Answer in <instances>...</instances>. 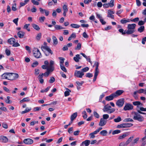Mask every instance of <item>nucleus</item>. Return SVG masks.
<instances>
[{
  "instance_id": "423d86ee",
  "label": "nucleus",
  "mask_w": 146,
  "mask_h": 146,
  "mask_svg": "<svg viewBox=\"0 0 146 146\" xmlns=\"http://www.w3.org/2000/svg\"><path fill=\"white\" fill-rule=\"evenodd\" d=\"M133 124L132 123H124L118 125L117 126V128H122L129 127L132 126Z\"/></svg>"
},
{
  "instance_id": "79ce46f5",
  "label": "nucleus",
  "mask_w": 146,
  "mask_h": 146,
  "mask_svg": "<svg viewBox=\"0 0 146 146\" xmlns=\"http://www.w3.org/2000/svg\"><path fill=\"white\" fill-rule=\"evenodd\" d=\"M128 135L127 133H124L122 135L119 136L118 138V139H120L124 138L125 137L127 136Z\"/></svg>"
},
{
  "instance_id": "603ef678",
  "label": "nucleus",
  "mask_w": 146,
  "mask_h": 146,
  "mask_svg": "<svg viewBox=\"0 0 146 146\" xmlns=\"http://www.w3.org/2000/svg\"><path fill=\"white\" fill-rule=\"evenodd\" d=\"M41 33H38L36 37V39L37 40H39L41 38Z\"/></svg>"
},
{
  "instance_id": "a878e982",
  "label": "nucleus",
  "mask_w": 146,
  "mask_h": 146,
  "mask_svg": "<svg viewBox=\"0 0 146 146\" xmlns=\"http://www.w3.org/2000/svg\"><path fill=\"white\" fill-rule=\"evenodd\" d=\"M108 134V132L106 130H103L100 131V134L103 136H106Z\"/></svg>"
},
{
  "instance_id": "09e8293b",
  "label": "nucleus",
  "mask_w": 146,
  "mask_h": 146,
  "mask_svg": "<svg viewBox=\"0 0 146 146\" xmlns=\"http://www.w3.org/2000/svg\"><path fill=\"white\" fill-rule=\"evenodd\" d=\"M139 137H137L135 139H134L132 143V145H134L135 143H137V142L139 141Z\"/></svg>"
},
{
  "instance_id": "58836bf2",
  "label": "nucleus",
  "mask_w": 146,
  "mask_h": 146,
  "mask_svg": "<svg viewBox=\"0 0 146 146\" xmlns=\"http://www.w3.org/2000/svg\"><path fill=\"white\" fill-rule=\"evenodd\" d=\"M82 114L83 115H82V117H83L84 119H86L87 117V113L85 111H84L82 112Z\"/></svg>"
},
{
  "instance_id": "c9c22d12",
  "label": "nucleus",
  "mask_w": 146,
  "mask_h": 146,
  "mask_svg": "<svg viewBox=\"0 0 146 146\" xmlns=\"http://www.w3.org/2000/svg\"><path fill=\"white\" fill-rule=\"evenodd\" d=\"M31 110V108H27L24 111H23L21 112V113L22 114H24L28 112L29 111Z\"/></svg>"
},
{
  "instance_id": "13d9d810",
  "label": "nucleus",
  "mask_w": 146,
  "mask_h": 146,
  "mask_svg": "<svg viewBox=\"0 0 146 146\" xmlns=\"http://www.w3.org/2000/svg\"><path fill=\"white\" fill-rule=\"evenodd\" d=\"M38 64V62L36 61L35 62H34L31 65L32 67H34L37 66Z\"/></svg>"
},
{
  "instance_id": "f257e3e1",
  "label": "nucleus",
  "mask_w": 146,
  "mask_h": 146,
  "mask_svg": "<svg viewBox=\"0 0 146 146\" xmlns=\"http://www.w3.org/2000/svg\"><path fill=\"white\" fill-rule=\"evenodd\" d=\"M136 25L135 24H129L128 25L127 30H126L127 35H129L134 33L135 31V28Z\"/></svg>"
},
{
  "instance_id": "3c124183",
  "label": "nucleus",
  "mask_w": 146,
  "mask_h": 146,
  "mask_svg": "<svg viewBox=\"0 0 146 146\" xmlns=\"http://www.w3.org/2000/svg\"><path fill=\"white\" fill-rule=\"evenodd\" d=\"M55 81V78L53 77H50V79L49 80V82L50 83H52L54 82Z\"/></svg>"
},
{
  "instance_id": "aec40b11",
  "label": "nucleus",
  "mask_w": 146,
  "mask_h": 146,
  "mask_svg": "<svg viewBox=\"0 0 146 146\" xmlns=\"http://www.w3.org/2000/svg\"><path fill=\"white\" fill-rule=\"evenodd\" d=\"M81 56H80V55L77 54L76 55V56L74 57L73 58L74 60L76 62H78L79 61V59H81Z\"/></svg>"
},
{
  "instance_id": "1a4fd4ad",
  "label": "nucleus",
  "mask_w": 146,
  "mask_h": 146,
  "mask_svg": "<svg viewBox=\"0 0 146 146\" xmlns=\"http://www.w3.org/2000/svg\"><path fill=\"white\" fill-rule=\"evenodd\" d=\"M84 74V73L80 71L76 70L74 73V75L78 78H81Z\"/></svg>"
},
{
  "instance_id": "20e7f679",
  "label": "nucleus",
  "mask_w": 146,
  "mask_h": 146,
  "mask_svg": "<svg viewBox=\"0 0 146 146\" xmlns=\"http://www.w3.org/2000/svg\"><path fill=\"white\" fill-rule=\"evenodd\" d=\"M34 56L37 58H41L42 57L41 53L37 48H34L33 50Z\"/></svg>"
},
{
  "instance_id": "39448f33",
  "label": "nucleus",
  "mask_w": 146,
  "mask_h": 146,
  "mask_svg": "<svg viewBox=\"0 0 146 146\" xmlns=\"http://www.w3.org/2000/svg\"><path fill=\"white\" fill-rule=\"evenodd\" d=\"M8 80H12L18 78L19 76L18 74L13 73H9Z\"/></svg>"
},
{
  "instance_id": "f03ea898",
  "label": "nucleus",
  "mask_w": 146,
  "mask_h": 146,
  "mask_svg": "<svg viewBox=\"0 0 146 146\" xmlns=\"http://www.w3.org/2000/svg\"><path fill=\"white\" fill-rule=\"evenodd\" d=\"M134 115L133 119L135 120H137L139 122H142L144 121L143 117L138 113L134 112H133Z\"/></svg>"
},
{
  "instance_id": "de8ad7c7",
  "label": "nucleus",
  "mask_w": 146,
  "mask_h": 146,
  "mask_svg": "<svg viewBox=\"0 0 146 146\" xmlns=\"http://www.w3.org/2000/svg\"><path fill=\"white\" fill-rule=\"evenodd\" d=\"M109 115H108L107 114H105L103 115V118H102L103 119H104L106 120L109 118Z\"/></svg>"
},
{
  "instance_id": "f704fd0d",
  "label": "nucleus",
  "mask_w": 146,
  "mask_h": 146,
  "mask_svg": "<svg viewBox=\"0 0 146 146\" xmlns=\"http://www.w3.org/2000/svg\"><path fill=\"white\" fill-rule=\"evenodd\" d=\"M59 59L60 60V65H63V63L64 62L65 59L62 57H59Z\"/></svg>"
},
{
  "instance_id": "bb28decb",
  "label": "nucleus",
  "mask_w": 146,
  "mask_h": 146,
  "mask_svg": "<svg viewBox=\"0 0 146 146\" xmlns=\"http://www.w3.org/2000/svg\"><path fill=\"white\" fill-rule=\"evenodd\" d=\"M54 28L56 30H59L65 29V28L62 27L60 25H56L54 26Z\"/></svg>"
},
{
  "instance_id": "774afa93",
  "label": "nucleus",
  "mask_w": 146,
  "mask_h": 146,
  "mask_svg": "<svg viewBox=\"0 0 146 146\" xmlns=\"http://www.w3.org/2000/svg\"><path fill=\"white\" fill-rule=\"evenodd\" d=\"M127 145H126L125 143L124 142H121L119 144V146H127Z\"/></svg>"
},
{
  "instance_id": "37998d69",
  "label": "nucleus",
  "mask_w": 146,
  "mask_h": 146,
  "mask_svg": "<svg viewBox=\"0 0 146 146\" xmlns=\"http://www.w3.org/2000/svg\"><path fill=\"white\" fill-rule=\"evenodd\" d=\"M60 66V67L61 69L64 72H67V70L66 68L63 65H61Z\"/></svg>"
},
{
  "instance_id": "6e6552de",
  "label": "nucleus",
  "mask_w": 146,
  "mask_h": 146,
  "mask_svg": "<svg viewBox=\"0 0 146 146\" xmlns=\"http://www.w3.org/2000/svg\"><path fill=\"white\" fill-rule=\"evenodd\" d=\"M133 106L129 103L126 104L123 108V110L125 111L133 109Z\"/></svg>"
},
{
  "instance_id": "393cba45",
  "label": "nucleus",
  "mask_w": 146,
  "mask_h": 146,
  "mask_svg": "<svg viewBox=\"0 0 146 146\" xmlns=\"http://www.w3.org/2000/svg\"><path fill=\"white\" fill-rule=\"evenodd\" d=\"M30 101V99L29 98L27 97L23 98L20 101V102L21 103H22L24 102H29Z\"/></svg>"
},
{
  "instance_id": "5fc2aeb1",
  "label": "nucleus",
  "mask_w": 146,
  "mask_h": 146,
  "mask_svg": "<svg viewBox=\"0 0 146 146\" xmlns=\"http://www.w3.org/2000/svg\"><path fill=\"white\" fill-rule=\"evenodd\" d=\"M31 2L34 5H38L39 4V2L35 0H31Z\"/></svg>"
},
{
  "instance_id": "c03bdc74",
  "label": "nucleus",
  "mask_w": 146,
  "mask_h": 146,
  "mask_svg": "<svg viewBox=\"0 0 146 146\" xmlns=\"http://www.w3.org/2000/svg\"><path fill=\"white\" fill-rule=\"evenodd\" d=\"M81 48V44L80 43H78L77 46L75 48V49L76 50H80Z\"/></svg>"
},
{
  "instance_id": "ddd939ff",
  "label": "nucleus",
  "mask_w": 146,
  "mask_h": 146,
  "mask_svg": "<svg viewBox=\"0 0 146 146\" xmlns=\"http://www.w3.org/2000/svg\"><path fill=\"white\" fill-rule=\"evenodd\" d=\"M41 48L42 49V48H43L46 50L48 53L50 54L51 55H52L53 54V52L48 46L45 45L44 46H42L41 47Z\"/></svg>"
},
{
  "instance_id": "e2e57ef3",
  "label": "nucleus",
  "mask_w": 146,
  "mask_h": 146,
  "mask_svg": "<svg viewBox=\"0 0 146 146\" xmlns=\"http://www.w3.org/2000/svg\"><path fill=\"white\" fill-rule=\"evenodd\" d=\"M35 75L37 76L39 74V69H35Z\"/></svg>"
},
{
  "instance_id": "72a5a7b5",
  "label": "nucleus",
  "mask_w": 146,
  "mask_h": 146,
  "mask_svg": "<svg viewBox=\"0 0 146 146\" xmlns=\"http://www.w3.org/2000/svg\"><path fill=\"white\" fill-rule=\"evenodd\" d=\"M66 89L68 90V91H66L64 92V96H67L69 95L70 92H71V90L68 88H67Z\"/></svg>"
},
{
  "instance_id": "4be33fe9",
  "label": "nucleus",
  "mask_w": 146,
  "mask_h": 146,
  "mask_svg": "<svg viewBox=\"0 0 146 146\" xmlns=\"http://www.w3.org/2000/svg\"><path fill=\"white\" fill-rule=\"evenodd\" d=\"M53 71H51V70L49 69H47V71L44 72V75L45 77H47L49 75L50 73V72H52Z\"/></svg>"
},
{
  "instance_id": "7c9ffc66",
  "label": "nucleus",
  "mask_w": 146,
  "mask_h": 146,
  "mask_svg": "<svg viewBox=\"0 0 146 146\" xmlns=\"http://www.w3.org/2000/svg\"><path fill=\"white\" fill-rule=\"evenodd\" d=\"M130 21V20L128 19L127 20H125V19H121L120 20V22L122 24H125L127 22H129Z\"/></svg>"
},
{
  "instance_id": "c756f323",
  "label": "nucleus",
  "mask_w": 146,
  "mask_h": 146,
  "mask_svg": "<svg viewBox=\"0 0 146 146\" xmlns=\"http://www.w3.org/2000/svg\"><path fill=\"white\" fill-rule=\"evenodd\" d=\"M52 38L53 39L54 44L55 45H56L58 44V42L57 39L56 37L54 36H52Z\"/></svg>"
},
{
  "instance_id": "69168bd1",
  "label": "nucleus",
  "mask_w": 146,
  "mask_h": 146,
  "mask_svg": "<svg viewBox=\"0 0 146 146\" xmlns=\"http://www.w3.org/2000/svg\"><path fill=\"white\" fill-rule=\"evenodd\" d=\"M41 110V108L40 107H36L34 108L33 110L34 111H37L40 110Z\"/></svg>"
},
{
  "instance_id": "0e129e2a",
  "label": "nucleus",
  "mask_w": 146,
  "mask_h": 146,
  "mask_svg": "<svg viewBox=\"0 0 146 146\" xmlns=\"http://www.w3.org/2000/svg\"><path fill=\"white\" fill-rule=\"evenodd\" d=\"M18 20H19V18H17L15 19H14L13 20V21L17 25H18L17 23H18Z\"/></svg>"
},
{
  "instance_id": "bf43d9fd",
  "label": "nucleus",
  "mask_w": 146,
  "mask_h": 146,
  "mask_svg": "<svg viewBox=\"0 0 146 146\" xmlns=\"http://www.w3.org/2000/svg\"><path fill=\"white\" fill-rule=\"evenodd\" d=\"M63 9L64 11H68V9L67 8V6L66 5H64L63 6Z\"/></svg>"
},
{
  "instance_id": "7ed1b4c3",
  "label": "nucleus",
  "mask_w": 146,
  "mask_h": 146,
  "mask_svg": "<svg viewBox=\"0 0 146 146\" xmlns=\"http://www.w3.org/2000/svg\"><path fill=\"white\" fill-rule=\"evenodd\" d=\"M99 64V63L97 62H95L93 66H95L96 67L94 75V78L93 79V81L94 82H95L97 78V77L98 75V74L99 72V70L98 69V67Z\"/></svg>"
},
{
  "instance_id": "2f4dec72",
  "label": "nucleus",
  "mask_w": 146,
  "mask_h": 146,
  "mask_svg": "<svg viewBox=\"0 0 146 146\" xmlns=\"http://www.w3.org/2000/svg\"><path fill=\"white\" fill-rule=\"evenodd\" d=\"M119 32L121 33L122 35H125V34H127V33H126V30H124L123 29H119L118 30Z\"/></svg>"
},
{
  "instance_id": "ea45409f",
  "label": "nucleus",
  "mask_w": 146,
  "mask_h": 146,
  "mask_svg": "<svg viewBox=\"0 0 146 146\" xmlns=\"http://www.w3.org/2000/svg\"><path fill=\"white\" fill-rule=\"evenodd\" d=\"M121 120V119L120 116H118L115 119L114 121L115 122H118Z\"/></svg>"
},
{
  "instance_id": "680f3d73",
  "label": "nucleus",
  "mask_w": 146,
  "mask_h": 146,
  "mask_svg": "<svg viewBox=\"0 0 146 146\" xmlns=\"http://www.w3.org/2000/svg\"><path fill=\"white\" fill-rule=\"evenodd\" d=\"M5 53H6V55L7 56H9L11 53V52L10 50L7 49H6L5 50Z\"/></svg>"
},
{
  "instance_id": "5701e85b",
  "label": "nucleus",
  "mask_w": 146,
  "mask_h": 146,
  "mask_svg": "<svg viewBox=\"0 0 146 146\" xmlns=\"http://www.w3.org/2000/svg\"><path fill=\"white\" fill-rule=\"evenodd\" d=\"M15 42V40L13 38H11L8 40V42L11 44H13Z\"/></svg>"
},
{
  "instance_id": "4d7b16f0",
  "label": "nucleus",
  "mask_w": 146,
  "mask_h": 146,
  "mask_svg": "<svg viewBox=\"0 0 146 146\" xmlns=\"http://www.w3.org/2000/svg\"><path fill=\"white\" fill-rule=\"evenodd\" d=\"M45 17H40L39 18V20L41 22H43L44 21Z\"/></svg>"
},
{
  "instance_id": "2eb2a0df",
  "label": "nucleus",
  "mask_w": 146,
  "mask_h": 146,
  "mask_svg": "<svg viewBox=\"0 0 146 146\" xmlns=\"http://www.w3.org/2000/svg\"><path fill=\"white\" fill-rule=\"evenodd\" d=\"M54 64V61L52 60H51L50 61L49 65L48 66V68L51 70L52 71H53L54 70V67L53 66Z\"/></svg>"
},
{
  "instance_id": "a19ab883",
  "label": "nucleus",
  "mask_w": 146,
  "mask_h": 146,
  "mask_svg": "<svg viewBox=\"0 0 146 146\" xmlns=\"http://www.w3.org/2000/svg\"><path fill=\"white\" fill-rule=\"evenodd\" d=\"M133 104L134 106H137L139 105H142V104L139 101L134 102H133Z\"/></svg>"
},
{
  "instance_id": "6e6d98bb",
  "label": "nucleus",
  "mask_w": 146,
  "mask_h": 146,
  "mask_svg": "<svg viewBox=\"0 0 146 146\" xmlns=\"http://www.w3.org/2000/svg\"><path fill=\"white\" fill-rule=\"evenodd\" d=\"M10 98V97L9 96H8L7 97V100L5 101V102L7 104H11V103L12 102L9 100Z\"/></svg>"
},
{
  "instance_id": "cd10ccee",
  "label": "nucleus",
  "mask_w": 146,
  "mask_h": 146,
  "mask_svg": "<svg viewBox=\"0 0 146 146\" xmlns=\"http://www.w3.org/2000/svg\"><path fill=\"white\" fill-rule=\"evenodd\" d=\"M32 27L35 30L39 31L40 29L39 27L35 24H33L32 25Z\"/></svg>"
},
{
  "instance_id": "e433bc0d",
  "label": "nucleus",
  "mask_w": 146,
  "mask_h": 146,
  "mask_svg": "<svg viewBox=\"0 0 146 146\" xmlns=\"http://www.w3.org/2000/svg\"><path fill=\"white\" fill-rule=\"evenodd\" d=\"M144 26H141L138 29V31L140 33H141L144 31Z\"/></svg>"
},
{
  "instance_id": "052dcab7",
  "label": "nucleus",
  "mask_w": 146,
  "mask_h": 146,
  "mask_svg": "<svg viewBox=\"0 0 146 146\" xmlns=\"http://www.w3.org/2000/svg\"><path fill=\"white\" fill-rule=\"evenodd\" d=\"M86 77L90 78L93 76V74L92 73H87L86 75Z\"/></svg>"
},
{
  "instance_id": "a211bd4d",
  "label": "nucleus",
  "mask_w": 146,
  "mask_h": 146,
  "mask_svg": "<svg viewBox=\"0 0 146 146\" xmlns=\"http://www.w3.org/2000/svg\"><path fill=\"white\" fill-rule=\"evenodd\" d=\"M0 140L2 142L6 143L8 141V139L6 137L1 136L0 137Z\"/></svg>"
},
{
  "instance_id": "49530a36",
  "label": "nucleus",
  "mask_w": 146,
  "mask_h": 146,
  "mask_svg": "<svg viewBox=\"0 0 146 146\" xmlns=\"http://www.w3.org/2000/svg\"><path fill=\"white\" fill-rule=\"evenodd\" d=\"M115 111V109L114 108H111L108 111H106L108 113H111Z\"/></svg>"
},
{
  "instance_id": "6ab92c4d",
  "label": "nucleus",
  "mask_w": 146,
  "mask_h": 146,
  "mask_svg": "<svg viewBox=\"0 0 146 146\" xmlns=\"http://www.w3.org/2000/svg\"><path fill=\"white\" fill-rule=\"evenodd\" d=\"M111 108V107L110 106L109 104H107L104 107V108L103 109V111L104 112H106V111H108Z\"/></svg>"
},
{
  "instance_id": "c85d7f7f",
  "label": "nucleus",
  "mask_w": 146,
  "mask_h": 146,
  "mask_svg": "<svg viewBox=\"0 0 146 146\" xmlns=\"http://www.w3.org/2000/svg\"><path fill=\"white\" fill-rule=\"evenodd\" d=\"M133 138V137L132 136L131 137H130L125 142V143H126V145H127L129 143L131 142V141H132V139Z\"/></svg>"
},
{
  "instance_id": "b1692460",
  "label": "nucleus",
  "mask_w": 146,
  "mask_h": 146,
  "mask_svg": "<svg viewBox=\"0 0 146 146\" xmlns=\"http://www.w3.org/2000/svg\"><path fill=\"white\" fill-rule=\"evenodd\" d=\"M77 112H75L73 113L71 116L70 119L72 121H73L77 117Z\"/></svg>"
},
{
  "instance_id": "473e14b6",
  "label": "nucleus",
  "mask_w": 146,
  "mask_h": 146,
  "mask_svg": "<svg viewBox=\"0 0 146 146\" xmlns=\"http://www.w3.org/2000/svg\"><path fill=\"white\" fill-rule=\"evenodd\" d=\"M70 26L72 28L76 29L80 27V25L77 24H71Z\"/></svg>"
},
{
  "instance_id": "8fccbe9b",
  "label": "nucleus",
  "mask_w": 146,
  "mask_h": 146,
  "mask_svg": "<svg viewBox=\"0 0 146 146\" xmlns=\"http://www.w3.org/2000/svg\"><path fill=\"white\" fill-rule=\"evenodd\" d=\"M94 116L97 118H99L100 115L99 114L96 112L94 111Z\"/></svg>"
},
{
  "instance_id": "4468645a",
  "label": "nucleus",
  "mask_w": 146,
  "mask_h": 146,
  "mask_svg": "<svg viewBox=\"0 0 146 146\" xmlns=\"http://www.w3.org/2000/svg\"><path fill=\"white\" fill-rule=\"evenodd\" d=\"M114 98H115L113 93L110 96H106L105 98V99L107 101H109L113 100Z\"/></svg>"
},
{
  "instance_id": "4c0bfd02",
  "label": "nucleus",
  "mask_w": 146,
  "mask_h": 146,
  "mask_svg": "<svg viewBox=\"0 0 146 146\" xmlns=\"http://www.w3.org/2000/svg\"><path fill=\"white\" fill-rule=\"evenodd\" d=\"M114 0H111L110 3H108L109 4V5L111 7H113L114 5Z\"/></svg>"
},
{
  "instance_id": "f3484780",
  "label": "nucleus",
  "mask_w": 146,
  "mask_h": 146,
  "mask_svg": "<svg viewBox=\"0 0 146 146\" xmlns=\"http://www.w3.org/2000/svg\"><path fill=\"white\" fill-rule=\"evenodd\" d=\"M90 141L89 140H86L82 142L80 145V146H83L84 145L85 146H88L90 143Z\"/></svg>"
},
{
  "instance_id": "9b49d317",
  "label": "nucleus",
  "mask_w": 146,
  "mask_h": 146,
  "mask_svg": "<svg viewBox=\"0 0 146 146\" xmlns=\"http://www.w3.org/2000/svg\"><path fill=\"white\" fill-rule=\"evenodd\" d=\"M107 122V120L104 119H103L101 118L99 123V125L100 126H103L106 125Z\"/></svg>"
},
{
  "instance_id": "412c9836",
  "label": "nucleus",
  "mask_w": 146,
  "mask_h": 146,
  "mask_svg": "<svg viewBox=\"0 0 146 146\" xmlns=\"http://www.w3.org/2000/svg\"><path fill=\"white\" fill-rule=\"evenodd\" d=\"M25 34V32L22 31H19L17 33V35L18 37L20 38H22L24 37Z\"/></svg>"
},
{
  "instance_id": "9d476101",
  "label": "nucleus",
  "mask_w": 146,
  "mask_h": 146,
  "mask_svg": "<svg viewBox=\"0 0 146 146\" xmlns=\"http://www.w3.org/2000/svg\"><path fill=\"white\" fill-rule=\"evenodd\" d=\"M23 142L26 144L31 145L33 143V141L31 139L27 138L24 139L23 140Z\"/></svg>"
},
{
  "instance_id": "f8f14e48",
  "label": "nucleus",
  "mask_w": 146,
  "mask_h": 146,
  "mask_svg": "<svg viewBox=\"0 0 146 146\" xmlns=\"http://www.w3.org/2000/svg\"><path fill=\"white\" fill-rule=\"evenodd\" d=\"M124 91L122 90H119L116 91L115 92L113 93V94L115 98H117L121 95L123 92Z\"/></svg>"
},
{
  "instance_id": "864d4df0",
  "label": "nucleus",
  "mask_w": 146,
  "mask_h": 146,
  "mask_svg": "<svg viewBox=\"0 0 146 146\" xmlns=\"http://www.w3.org/2000/svg\"><path fill=\"white\" fill-rule=\"evenodd\" d=\"M89 70V68L88 67H86L84 68H83L81 70L82 72H86L88 70Z\"/></svg>"
},
{
  "instance_id": "338daca9",
  "label": "nucleus",
  "mask_w": 146,
  "mask_h": 146,
  "mask_svg": "<svg viewBox=\"0 0 146 146\" xmlns=\"http://www.w3.org/2000/svg\"><path fill=\"white\" fill-rule=\"evenodd\" d=\"M137 5L138 6H140L141 5V3L139 0H136Z\"/></svg>"
},
{
  "instance_id": "a18cd8bd",
  "label": "nucleus",
  "mask_w": 146,
  "mask_h": 146,
  "mask_svg": "<svg viewBox=\"0 0 146 146\" xmlns=\"http://www.w3.org/2000/svg\"><path fill=\"white\" fill-rule=\"evenodd\" d=\"M121 132V131L119 130H116L112 132V134L113 135H114L115 134H117L120 133Z\"/></svg>"
},
{
  "instance_id": "dca6fc26",
  "label": "nucleus",
  "mask_w": 146,
  "mask_h": 146,
  "mask_svg": "<svg viewBox=\"0 0 146 146\" xmlns=\"http://www.w3.org/2000/svg\"><path fill=\"white\" fill-rule=\"evenodd\" d=\"M9 73H5L1 76V79H8L9 78Z\"/></svg>"
},
{
  "instance_id": "0eeeda50",
  "label": "nucleus",
  "mask_w": 146,
  "mask_h": 146,
  "mask_svg": "<svg viewBox=\"0 0 146 146\" xmlns=\"http://www.w3.org/2000/svg\"><path fill=\"white\" fill-rule=\"evenodd\" d=\"M124 101V98H121L117 101L116 104L119 107L121 108L123 106Z\"/></svg>"
}]
</instances>
